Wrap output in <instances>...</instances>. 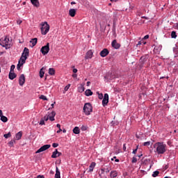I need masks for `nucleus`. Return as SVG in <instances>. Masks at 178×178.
I'll return each instance as SVG.
<instances>
[{
	"label": "nucleus",
	"instance_id": "obj_8",
	"mask_svg": "<svg viewBox=\"0 0 178 178\" xmlns=\"http://www.w3.org/2000/svg\"><path fill=\"white\" fill-rule=\"evenodd\" d=\"M25 83V76L24 74H21L19 79V84L20 86H23Z\"/></svg>",
	"mask_w": 178,
	"mask_h": 178
},
{
	"label": "nucleus",
	"instance_id": "obj_44",
	"mask_svg": "<svg viewBox=\"0 0 178 178\" xmlns=\"http://www.w3.org/2000/svg\"><path fill=\"white\" fill-rule=\"evenodd\" d=\"M137 161H138V160H137V158H136V157H135V156L133 157V159H132V163H136Z\"/></svg>",
	"mask_w": 178,
	"mask_h": 178
},
{
	"label": "nucleus",
	"instance_id": "obj_27",
	"mask_svg": "<svg viewBox=\"0 0 178 178\" xmlns=\"http://www.w3.org/2000/svg\"><path fill=\"white\" fill-rule=\"evenodd\" d=\"M1 120L3 122H7L8 121V117L5 116V115H2L1 117Z\"/></svg>",
	"mask_w": 178,
	"mask_h": 178
},
{
	"label": "nucleus",
	"instance_id": "obj_23",
	"mask_svg": "<svg viewBox=\"0 0 178 178\" xmlns=\"http://www.w3.org/2000/svg\"><path fill=\"white\" fill-rule=\"evenodd\" d=\"M72 131L74 134H80V129H79V127H74Z\"/></svg>",
	"mask_w": 178,
	"mask_h": 178
},
{
	"label": "nucleus",
	"instance_id": "obj_26",
	"mask_svg": "<svg viewBox=\"0 0 178 178\" xmlns=\"http://www.w3.org/2000/svg\"><path fill=\"white\" fill-rule=\"evenodd\" d=\"M58 151L57 149H56L54 150V152H53V154H52V156H51V158H53V159H56V158L58 157Z\"/></svg>",
	"mask_w": 178,
	"mask_h": 178
},
{
	"label": "nucleus",
	"instance_id": "obj_7",
	"mask_svg": "<svg viewBox=\"0 0 178 178\" xmlns=\"http://www.w3.org/2000/svg\"><path fill=\"white\" fill-rule=\"evenodd\" d=\"M51 147L50 145H45L44 146H42V147H40L37 152L36 154L42 152L44 151H46L47 149H49Z\"/></svg>",
	"mask_w": 178,
	"mask_h": 178
},
{
	"label": "nucleus",
	"instance_id": "obj_11",
	"mask_svg": "<svg viewBox=\"0 0 178 178\" xmlns=\"http://www.w3.org/2000/svg\"><path fill=\"white\" fill-rule=\"evenodd\" d=\"M111 45L115 49H118L120 47V44L118 43V41L116 40H114L112 42Z\"/></svg>",
	"mask_w": 178,
	"mask_h": 178
},
{
	"label": "nucleus",
	"instance_id": "obj_4",
	"mask_svg": "<svg viewBox=\"0 0 178 178\" xmlns=\"http://www.w3.org/2000/svg\"><path fill=\"white\" fill-rule=\"evenodd\" d=\"M9 38H1L0 40V45H1L3 47H6V49L10 48V46H9Z\"/></svg>",
	"mask_w": 178,
	"mask_h": 178
},
{
	"label": "nucleus",
	"instance_id": "obj_49",
	"mask_svg": "<svg viewBox=\"0 0 178 178\" xmlns=\"http://www.w3.org/2000/svg\"><path fill=\"white\" fill-rule=\"evenodd\" d=\"M149 38V36L148 35H145V37H144V38L143 39V40H147V39H148Z\"/></svg>",
	"mask_w": 178,
	"mask_h": 178
},
{
	"label": "nucleus",
	"instance_id": "obj_17",
	"mask_svg": "<svg viewBox=\"0 0 178 178\" xmlns=\"http://www.w3.org/2000/svg\"><path fill=\"white\" fill-rule=\"evenodd\" d=\"M54 178H60V172L58 167H56V175H54Z\"/></svg>",
	"mask_w": 178,
	"mask_h": 178
},
{
	"label": "nucleus",
	"instance_id": "obj_52",
	"mask_svg": "<svg viewBox=\"0 0 178 178\" xmlns=\"http://www.w3.org/2000/svg\"><path fill=\"white\" fill-rule=\"evenodd\" d=\"M72 77H73L74 79H76V77H77V74H72Z\"/></svg>",
	"mask_w": 178,
	"mask_h": 178
},
{
	"label": "nucleus",
	"instance_id": "obj_29",
	"mask_svg": "<svg viewBox=\"0 0 178 178\" xmlns=\"http://www.w3.org/2000/svg\"><path fill=\"white\" fill-rule=\"evenodd\" d=\"M44 67H42L40 71V76L41 79L44 77Z\"/></svg>",
	"mask_w": 178,
	"mask_h": 178
},
{
	"label": "nucleus",
	"instance_id": "obj_51",
	"mask_svg": "<svg viewBox=\"0 0 178 178\" xmlns=\"http://www.w3.org/2000/svg\"><path fill=\"white\" fill-rule=\"evenodd\" d=\"M126 149H127V148H126V144H124V145H123V150H124V152H126Z\"/></svg>",
	"mask_w": 178,
	"mask_h": 178
},
{
	"label": "nucleus",
	"instance_id": "obj_12",
	"mask_svg": "<svg viewBox=\"0 0 178 178\" xmlns=\"http://www.w3.org/2000/svg\"><path fill=\"white\" fill-rule=\"evenodd\" d=\"M48 115H49L50 121H51V122L55 121V118H54V117L56 116V112L55 111H52Z\"/></svg>",
	"mask_w": 178,
	"mask_h": 178
},
{
	"label": "nucleus",
	"instance_id": "obj_56",
	"mask_svg": "<svg viewBox=\"0 0 178 178\" xmlns=\"http://www.w3.org/2000/svg\"><path fill=\"white\" fill-rule=\"evenodd\" d=\"M37 178H44V177L43 175H38Z\"/></svg>",
	"mask_w": 178,
	"mask_h": 178
},
{
	"label": "nucleus",
	"instance_id": "obj_28",
	"mask_svg": "<svg viewBox=\"0 0 178 178\" xmlns=\"http://www.w3.org/2000/svg\"><path fill=\"white\" fill-rule=\"evenodd\" d=\"M170 36H171V38L176 39L177 37V33L175 31H172Z\"/></svg>",
	"mask_w": 178,
	"mask_h": 178
},
{
	"label": "nucleus",
	"instance_id": "obj_5",
	"mask_svg": "<svg viewBox=\"0 0 178 178\" xmlns=\"http://www.w3.org/2000/svg\"><path fill=\"white\" fill-rule=\"evenodd\" d=\"M50 26L47 24V22H44V24H42V28H41V32L42 34L45 35L49 31Z\"/></svg>",
	"mask_w": 178,
	"mask_h": 178
},
{
	"label": "nucleus",
	"instance_id": "obj_57",
	"mask_svg": "<svg viewBox=\"0 0 178 178\" xmlns=\"http://www.w3.org/2000/svg\"><path fill=\"white\" fill-rule=\"evenodd\" d=\"M90 84H91V82H90V81H88V82L86 83L87 86H90Z\"/></svg>",
	"mask_w": 178,
	"mask_h": 178
},
{
	"label": "nucleus",
	"instance_id": "obj_21",
	"mask_svg": "<svg viewBox=\"0 0 178 178\" xmlns=\"http://www.w3.org/2000/svg\"><path fill=\"white\" fill-rule=\"evenodd\" d=\"M93 95V92L90 89H88L85 91V95L86 97H90V96H92Z\"/></svg>",
	"mask_w": 178,
	"mask_h": 178
},
{
	"label": "nucleus",
	"instance_id": "obj_61",
	"mask_svg": "<svg viewBox=\"0 0 178 178\" xmlns=\"http://www.w3.org/2000/svg\"><path fill=\"white\" fill-rule=\"evenodd\" d=\"M76 2L75 1H71V5H75Z\"/></svg>",
	"mask_w": 178,
	"mask_h": 178
},
{
	"label": "nucleus",
	"instance_id": "obj_30",
	"mask_svg": "<svg viewBox=\"0 0 178 178\" xmlns=\"http://www.w3.org/2000/svg\"><path fill=\"white\" fill-rule=\"evenodd\" d=\"M49 73L51 76H54L55 74V70L54 68H50Z\"/></svg>",
	"mask_w": 178,
	"mask_h": 178
},
{
	"label": "nucleus",
	"instance_id": "obj_34",
	"mask_svg": "<svg viewBox=\"0 0 178 178\" xmlns=\"http://www.w3.org/2000/svg\"><path fill=\"white\" fill-rule=\"evenodd\" d=\"M14 143H15V140H12L11 141H10V142L8 143V145H9L10 147H13V145H14Z\"/></svg>",
	"mask_w": 178,
	"mask_h": 178
},
{
	"label": "nucleus",
	"instance_id": "obj_47",
	"mask_svg": "<svg viewBox=\"0 0 178 178\" xmlns=\"http://www.w3.org/2000/svg\"><path fill=\"white\" fill-rule=\"evenodd\" d=\"M138 146H137L136 149H134L132 153H133L134 154H136V152H137V151H138Z\"/></svg>",
	"mask_w": 178,
	"mask_h": 178
},
{
	"label": "nucleus",
	"instance_id": "obj_36",
	"mask_svg": "<svg viewBox=\"0 0 178 178\" xmlns=\"http://www.w3.org/2000/svg\"><path fill=\"white\" fill-rule=\"evenodd\" d=\"M24 64L20 63V60H19V63L17 65V70H20V67H22Z\"/></svg>",
	"mask_w": 178,
	"mask_h": 178
},
{
	"label": "nucleus",
	"instance_id": "obj_46",
	"mask_svg": "<svg viewBox=\"0 0 178 178\" xmlns=\"http://www.w3.org/2000/svg\"><path fill=\"white\" fill-rule=\"evenodd\" d=\"M58 145H59L58 143H53V145H52L53 147H54V148L58 147Z\"/></svg>",
	"mask_w": 178,
	"mask_h": 178
},
{
	"label": "nucleus",
	"instance_id": "obj_20",
	"mask_svg": "<svg viewBox=\"0 0 178 178\" xmlns=\"http://www.w3.org/2000/svg\"><path fill=\"white\" fill-rule=\"evenodd\" d=\"M96 166V163L95 162H92L91 163V164L89 166V172H92L94 170V168H95Z\"/></svg>",
	"mask_w": 178,
	"mask_h": 178
},
{
	"label": "nucleus",
	"instance_id": "obj_55",
	"mask_svg": "<svg viewBox=\"0 0 178 178\" xmlns=\"http://www.w3.org/2000/svg\"><path fill=\"white\" fill-rule=\"evenodd\" d=\"M62 155V153L61 152H58V153H57V157H59L60 156H61Z\"/></svg>",
	"mask_w": 178,
	"mask_h": 178
},
{
	"label": "nucleus",
	"instance_id": "obj_6",
	"mask_svg": "<svg viewBox=\"0 0 178 178\" xmlns=\"http://www.w3.org/2000/svg\"><path fill=\"white\" fill-rule=\"evenodd\" d=\"M49 43H47L46 46L42 47L40 50V51L44 56L47 55L49 52Z\"/></svg>",
	"mask_w": 178,
	"mask_h": 178
},
{
	"label": "nucleus",
	"instance_id": "obj_3",
	"mask_svg": "<svg viewBox=\"0 0 178 178\" xmlns=\"http://www.w3.org/2000/svg\"><path fill=\"white\" fill-rule=\"evenodd\" d=\"M92 106L90 103L88 102L84 104L83 111L86 115H90V113L92 112Z\"/></svg>",
	"mask_w": 178,
	"mask_h": 178
},
{
	"label": "nucleus",
	"instance_id": "obj_2",
	"mask_svg": "<svg viewBox=\"0 0 178 178\" xmlns=\"http://www.w3.org/2000/svg\"><path fill=\"white\" fill-rule=\"evenodd\" d=\"M97 94L98 95L99 99H103L102 106H107L109 103V95H108V93H105L104 95L102 93H99V92H97Z\"/></svg>",
	"mask_w": 178,
	"mask_h": 178
},
{
	"label": "nucleus",
	"instance_id": "obj_60",
	"mask_svg": "<svg viewBox=\"0 0 178 178\" xmlns=\"http://www.w3.org/2000/svg\"><path fill=\"white\" fill-rule=\"evenodd\" d=\"M2 114H3L2 110H0V117H2V116H3Z\"/></svg>",
	"mask_w": 178,
	"mask_h": 178
},
{
	"label": "nucleus",
	"instance_id": "obj_19",
	"mask_svg": "<svg viewBox=\"0 0 178 178\" xmlns=\"http://www.w3.org/2000/svg\"><path fill=\"white\" fill-rule=\"evenodd\" d=\"M85 91L84 85L80 84V86L78 87V92L82 93Z\"/></svg>",
	"mask_w": 178,
	"mask_h": 178
},
{
	"label": "nucleus",
	"instance_id": "obj_45",
	"mask_svg": "<svg viewBox=\"0 0 178 178\" xmlns=\"http://www.w3.org/2000/svg\"><path fill=\"white\" fill-rule=\"evenodd\" d=\"M150 144H151V142H150V141H149V142H146V143H145L143 144V145H144V146H149V145H150Z\"/></svg>",
	"mask_w": 178,
	"mask_h": 178
},
{
	"label": "nucleus",
	"instance_id": "obj_41",
	"mask_svg": "<svg viewBox=\"0 0 178 178\" xmlns=\"http://www.w3.org/2000/svg\"><path fill=\"white\" fill-rule=\"evenodd\" d=\"M70 88V84L67 85L65 88H64V90L65 91H67Z\"/></svg>",
	"mask_w": 178,
	"mask_h": 178
},
{
	"label": "nucleus",
	"instance_id": "obj_10",
	"mask_svg": "<svg viewBox=\"0 0 178 178\" xmlns=\"http://www.w3.org/2000/svg\"><path fill=\"white\" fill-rule=\"evenodd\" d=\"M68 14L71 17H74L76 14V10L74 8H70Z\"/></svg>",
	"mask_w": 178,
	"mask_h": 178
},
{
	"label": "nucleus",
	"instance_id": "obj_42",
	"mask_svg": "<svg viewBox=\"0 0 178 178\" xmlns=\"http://www.w3.org/2000/svg\"><path fill=\"white\" fill-rule=\"evenodd\" d=\"M81 130L83 131H85L87 130V127H85V125H82Z\"/></svg>",
	"mask_w": 178,
	"mask_h": 178
},
{
	"label": "nucleus",
	"instance_id": "obj_32",
	"mask_svg": "<svg viewBox=\"0 0 178 178\" xmlns=\"http://www.w3.org/2000/svg\"><path fill=\"white\" fill-rule=\"evenodd\" d=\"M10 136H11L10 132H8V134H5L3 135V137H4L6 139H8V138H10Z\"/></svg>",
	"mask_w": 178,
	"mask_h": 178
},
{
	"label": "nucleus",
	"instance_id": "obj_53",
	"mask_svg": "<svg viewBox=\"0 0 178 178\" xmlns=\"http://www.w3.org/2000/svg\"><path fill=\"white\" fill-rule=\"evenodd\" d=\"M63 130L61 129V128L58 129V130L57 131V134H60Z\"/></svg>",
	"mask_w": 178,
	"mask_h": 178
},
{
	"label": "nucleus",
	"instance_id": "obj_59",
	"mask_svg": "<svg viewBox=\"0 0 178 178\" xmlns=\"http://www.w3.org/2000/svg\"><path fill=\"white\" fill-rule=\"evenodd\" d=\"M142 18H143V19H148V17H146V16H142Z\"/></svg>",
	"mask_w": 178,
	"mask_h": 178
},
{
	"label": "nucleus",
	"instance_id": "obj_16",
	"mask_svg": "<svg viewBox=\"0 0 178 178\" xmlns=\"http://www.w3.org/2000/svg\"><path fill=\"white\" fill-rule=\"evenodd\" d=\"M116 177H118V171L116 170H112L110 172V177L111 178H115Z\"/></svg>",
	"mask_w": 178,
	"mask_h": 178
},
{
	"label": "nucleus",
	"instance_id": "obj_62",
	"mask_svg": "<svg viewBox=\"0 0 178 178\" xmlns=\"http://www.w3.org/2000/svg\"><path fill=\"white\" fill-rule=\"evenodd\" d=\"M66 129H63V133H66Z\"/></svg>",
	"mask_w": 178,
	"mask_h": 178
},
{
	"label": "nucleus",
	"instance_id": "obj_1",
	"mask_svg": "<svg viewBox=\"0 0 178 178\" xmlns=\"http://www.w3.org/2000/svg\"><path fill=\"white\" fill-rule=\"evenodd\" d=\"M154 147L155 152L158 154H163L168 150L167 145L164 144V143H156L154 145Z\"/></svg>",
	"mask_w": 178,
	"mask_h": 178
},
{
	"label": "nucleus",
	"instance_id": "obj_9",
	"mask_svg": "<svg viewBox=\"0 0 178 178\" xmlns=\"http://www.w3.org/2000/svg\"><path fill=\"white\" fill-rule=\"evenodd\" d=\"M108 54H109V51L108 50V49H104L99 53V55L102 57H106L108 56Z\"/></svg>",
	"mask_w": 178,
	"mask_h": 178
},
{
	"label": "nucleus",
	"instance_id": "obj_35",
	"mask_svg": "<svg viewBox=\"0 0 178 178\" xmlns=\"http://www.w3.org/2000/svg\"><path fill=\"white\" fill-rule=\"evenodd\" d=\"M159 172L156 170L153 172L152 177H156L159 175Z\"/></svg>",
	"mask_w": 178,
	"mask_h": 178
},
{
	"label": "nucleus",
	"instance_id": "obj_54",
	"mask_svg": "<svg viewBox=\"0 0 178 178\" xmlns=\"http://www.w3.org/2000/svg\"><path fill=\"white\" fill-rule=\"evenodd\" d=\"M72 72L74 73H76L78 72V70L77 69H73Z\"/></svg>",
	"mask_w": 178,
	"mask_h": 178
},
{
	"label": "nucleus",
	"instance_id": "obj_24",
	"mask_svg": "<svg viewBox=\"0 0 178 178\" xmlns=\"http://www.w3.org/2000/svg\"><path fill=\"white\" fill-rule=\"evenodd\" d=\"M37 42H38V39H37V38H33V39H32V40L30 41V42L32 43L31 47H33L34 46H35L36 44H37Z\"/></svg>",
	"mask_w": 178,
	"mask_h": 178
},
{
	"label": "nucleus",
	"instance_id": "obj_39",
	"mask_svg": "<svg viewBox=\"0 0 178 178\" xmlns=\"http://www.w3.org/2000/svg\"><path fill=\"white\" fill-rule=\"evenodd\" d=\"M40 125H45L44 120L43 119V118H41L40 121Z\"/></svg>",
	"mask_w": 178,
	"mask_h": 178
},
{
	"label": "nucleus",
	"instance_id": "obj_48",
	"mask_svg": "<svg viewBox=\"0 0 178 178\" xmlns=\"http://www.w3.org/2000/svg\"><path fill=\"white\" fill-rule=\"evenodd\" d=\"M22 23V21H21V19H18V21H17V24H21Z\"/></svg>",
	"mask_w": 178,
	"mask_h": 178
},
{
	"label": "nucleus",
	"instance_id": "obj_14",
	"mask_svg": "<svg viewBox=\"0 0 178 178\" xmlns=\"http://www.w3.org/2000/svg\"><path fill=\"white\" fill-rule=\"evenodd\" d=\"M17 76V74L14 72H10L8 74V77L10 80H14L15 77Z\"/></svg>",
	"mask_w": 178,
	"mask_h": 178
},
{
	"label": "nucleus",
	"instance_id": "obj_50",
	"mask_svg": "<svg viewBox=\"0 0 178 178\" xmlns=\"http://www.w3.org/2000/svg\"><path fill=\"white\" fill-rule=\"evenodd\" d=\"M175 29L178 30V22H177V24H175Z\"/></svg>",
	"mask_w": 178,
	"mask_h": 178
},
{
	"label": "nucleus",
	"instance_id": "obj_37",
	"mask_svg": "<svg viewBox=\"0 0 178 178\" xmlns=\"http://www.w3.org/2000/svg\"><path fill=\"white\" fill-rule=\"evenodd\" d=\"M40 99H42V100H44V101H47V97L44 96V95H42L40 96Z\"/></svg>",
	"mask_w": 178,
	"mask_h": 178
},
{
	"label": "nucleus",
	"instance_id": "obj_40",
	"mask_svg": "<svg viewBox=\"0 0 178 178\" xmlns=\"http://www.w3.org/2000/svg\"><path fill=\"white\" fill-rule=\"evenodd\" d=\"M43 119H44V121L47 122L49 120V117L48 115H44Z\"/></svg>",
	"mask_w": 178,
	"mask_h": 178
},
{
	"label": "nucleus",
	"instance_id": "obj_63",
	"mask_svg": "<svg viewBox=\"0 0 178 178\" xmlns=\"http://www.w3.org/2000/svg\"><path fill=\"white\" fill-rule=\"evenodd\" d=\"M143 156V154L138 155L137 156H138L139 158H140Z\"/></svg>",
	"mask_w": 178,
	"mask_h": 178
},
{
	"label": "nucleus",
	"instance_id": "obj_18",
	"mask_svg": "<svg viewBox=\"0 0 178 178\" xmlns=\"http://www.w3.org/2000/svg\"><path fill=\"white\" fill-rule=\"evenodd\" d=\"M29 50L26 47H25L22 56L27 57L29 56Z\"/></svg>",
	"mask_w": 178,
	"mask_h": 178
},
{
	"label": "nucleus",
	"instance_id": "obj_38",
	"mask_svg": "<svg viewBox=\"0 0 178 178\" xmlns=\"http://www.w3.org/2000/svg\"><path fill=\"white\" fill-rule=\"evenodd\" d=\"M142 44H146V42H145L143 39L141 41L138 42L137 46L141 45Z\"/></svg>",
	"mask_w": 178,
	"mask_h": 178
},
{
	"label": "nucleus",
	"instance_id": "obj_33",
	"mask_svg": "<svg viewBox=\"0 0 178 178\" xmlns=\"http://www.w3.org/2000/svg\"><path fill=\"white\" fill-rule=\"evenodd\" d=\"M146 58L144 56H142L140 59V62L142 63L143 64L146 61Z\"/></svg>",
	"mask_w": 178,
	"mask_h": 178
},
{
	"label": "nucleus",
	"instance_id": "obj_13",
	"mask_svg": "<svg viewBox=\"0 0 178 178\" xmlns=\"http://www.w3.org/2000/svg\"><path fill=\"white\" fill-rule=\"evenodd\" d=\"M93 56V52L92 50H89L87 53L86 55L85 56L86 59H88V58H92Z\"/></svg>",
	"mask_w": 178,
	"mask_h": 178
},
{
	"label": "nucleus",
	"instance_id": "obj_43",
	"mask_svg": "<svg viewBox=\"0 0 178 178\" xmlns=\"http://www.w3.org/2000/svg\"><path fill=\"white\" fill-rule=\"evenodd\" d=\"M15 66L14 65H12L10 67V72H14V69H15Z\"/></svg>",
	"mask_w": 178,
	"mask_h": 178
},
{
	"label": "nucleus",
	"instance_id": "obj_22",
	"mask_svg": "<svg viewBox=\"0 0 178 178\" xmlns=\"http://www.w3.org/2000/svg\"><path fill=\"white\" fill-rule=\"evenodd\" d=\"M22 136V132H21V131L17 132V134H16V135H15L16 140H20Z\"/></svg>",
	"mask_w": 178,
	"mask_h": 178
},
{
	"label": "nucleus",
	"instance_id": "obj_64",
	"mask_svg": "<svg viewBox=\"0 0 178 178\" xmlns=\"http://www.w3.org/2000/svg\"><path fill=\"white\" fill-rule=\"evenodd\" d=\"M115 162H119V160L118 159H115Z\"/></svg>",
	"mask_w": 178,
	"mask_h": 178
},
{
	"label": "nucleus",
	"instance_id": "obj_25",
	"mask_svg": "<svg viewBox=\"0 0 178 178\" xmlns=\"http://www.w3.org/2000/svg\"><path fill=\"white\" fill-rule=\"evenodd\" d=\"M26 59H27V57H25V56L22 55V56L20 58V60L19 61H20V63L24 65L26 63Z\"/></svg>",
	"mask_w": 178,
	"mask_h": 178
},
{
	"label": "nucleus",
	"instance_id": "obj_31",
	"mask_svg": "<svg viewBox=\"0 0 178 178\" xmlns=\"http://www.w3.org/2000/svg\"><path fill=\"white\" fill-rule=\"evenodd\" d=\"M111 170V167H107L106 168L102 169V170L104 171L106 173H109Z\"/></svg>",
	"mask_w": 178,
	"mask_h": 178
},
{
	"label": "nucleus",
	"instance_id": "obj_15",
	"mask_svg": "<svg viewBox=\"0 0 178 178\" xmlns=\"http://www.w3.org/2000/svg\"><path fill=\"white\" fill-rule=\"evenodd\" d=\"M31 3L36 8L40 7V2L38 0H31Z\"/></svg>",
	"mask_w": 178,
	"mask_h": 178
},
{
	"label": "nucleus",
	"instance_id": "obj_58",
	"mask_svg": "<svg viewBox=\"0 0 178 178\" xmlns=\"http://www.w3.org/2000/svg\"><path fill=\"white\" fill-rule=\"evenodd\" d=\"M56 127L57 128L60 129V124H57Z\"/></svg>",
	"mask_w": 178,
	"mask_h": 178
}]
</instances>
